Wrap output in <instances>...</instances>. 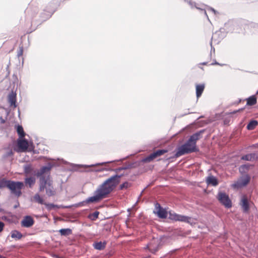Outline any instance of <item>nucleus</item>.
<instances>
[{
    "instance_id": "nucleus-21",
    "label": "nucleus",
    "mask_w": 258,
    "mask_h": 258,
    "mask_svg": "<svg viewBox=\"0 0 258 258\" xmlns=\"http://www.w3.org/2000/svg\"><path fill=\"white\" fill-rule=\"evenodd\" d=\"M107 244V242L106 241H96L94 242L93 246L94 248L98 250H102L105 249L106 245Z\"/></svg>"
},
{
    "instance_id": "nucleus-31",
    "label": "nucleus",
    "mask_w": 258,
    "mask_h": 258,
    "mask_svg": "<svg viewBox=\"0 0 258 258\" xmlns=\"http://www.w3.org/2000/svg\"><path fill=\"white\" fill-rule=\"evenodd\" d=\"M227 33L225 30H224L223 28H221L218 31H217L215 33V36L217 35L220 40H222L226 36Z\"/></svg>"
},
{
    "instance_id": "nucleus-60",
    "label": "nucleus",
    "mask_w": 258,
    "mask_h": 258,
    "mask_svg": "<svg viewBox=\"0 0 258 258\" xmlns=\"http://www.w3.org/2000/svg\"><path fill=\"white\" fill-rule=\"evenodd\" d=\"M207 63H208L207 62H203L201 63V64L202 65H207Z\"/></svg>"
},
{
    "instance_id": "nucleus-4",
    "label": "nucleus",
    "mask_w": 258,
    "mask_h": 258,
    "mask_svg": "<svg viewBox=\"0 0 258 258\" xmlns=\"http://www.w3.org/2000/svg\"><path fill=\"white\" fill-rule=\"evenodd\" d=\"M106 198L102 192L99 187L98 186L96 189L93 192V196L88 197L85 200L74 204L75 207H83L87 204L97 203L104 199Z\"/></svg>"
},
{
    "instance_id": "nucleus-41",
    "label": "nucleus",
    "mask_w": 258,
    "mask_h": 258,
    "mask_svg": "<svg viewBox=\"0 0 258 258\" xmlns=\"http://www.w3.org/2000/svg\"><path fill=\"white\" fill-rule=\"evenodd\" d=\"M131 186V183L127 181H125L121 184L119 186V189L122 190L123 189H127Z\"/></svg>"
},
{
    "instance_id": "nucleus-5",
    "label": "nucleus",
    "mask_w": 258,
    "mask_h": 258,
    "mask_svg": "<svg viewBox=\"0 0 258 258\" xmlns=\"http://www.w3.org/2000/svg\"><path fill=\"white\" fill-rule=\"evenodd\" d=\"M24 186V183L23 181L11 180L8 189L11 194L18 198L22 195L21 190Z\"/></svg>"
},
{
    "instance_id": "nucleus-15",
    "label": "nucleus",
    "mask_w": 258,
    "mask_h": 258,
    "mask_svg": "<svg viewBox=\"0 0 258 258\" xmlns=\"http://www.w3.org/2000/svg\"><path fill=\"white\" fill-rule=\"evenodd\" d=\"M35 221L34 219L30 215H26L23 217L21 221L22 227L25 228H30L34 224Z\"/></svg>"
},
{
    "instance_id": "nucleus-40",
    "label": "nucleus",
    "mask_w": 258,
    "mask_h": 258,
    "mask_svg": "<svg viewBox=\"0 0 258 258\" xmlns=\"http://www.w3.org/2000/svg\"><path fill=\"white\" fill-rule=\"evenodd\" d=\"M44 205L45 206L46 209L48 211H50L54 208H59L58 205H55L53 203H45Z\"/></svg>"
},
{
    "instance_id": "nucleus-62",
    "label": "nucleus",
    "mask_w": 258,
    "mask_h": 258,
    "mask_svg": "<svg viewBox=\"0 0 258 258\" xmlns=\"http://www.w3.org/2000/svg\"><path fill=\"white\" fill-rule=\"evenodd\" d=\"M244 108H245V107L241 108H240V109H238L237 110H238V112H239L240 111L243 110Z\"/></svg>"
},
{
    "instance_id": "nucleus-16",
    "label": "nucleus",
    "mask_w": 258,
    "mask_h": 258,
    "mask_svg": "<svg viewBox=\"0 0 258 258\" xmlns=\"http://www.w3.org/2000/svg\"><path fill=\"white\" fill-rule=\"evenodd\" d=\"M44 189L46 190V194L48 197L53 196L55 194L52 185V181L49 179L46 180V184L45 185Z\"/></svg>"
},
{
    "instance_id": "nucleus-53",
    "label": "nucleus",
    "mask_w": 258,
    "mask_h": 258,
    "mask_svg": "<svg viewBox=\"0 0 258 258\" xmlns=\"http://www.w3.org/2000/svg\"><path fill=\"white\" fill-rule=\"evenodd\" d=\"M218 64H220V63L217 62L216 60H214V61L212 63H211V65H212V66L218 65Z\"/></svg>"
},
{
    "instance_id": "nucleus-25",
    "label": "nucleus",
    "mask_w": 258,
    "mask_h": 258,
    "mask_svg": "<svg viewBox=\"0 0 258 258\" xmlns=\"http://www.w3.org/2000/svg\"><path fill=\"white\" fill-rule=\"evenodd\" d=\"M253 165H250L249 164H244L240 165L238 168L239 172L241 174H244V173L247 172L250 169V167H252Z\"/></svg>"
},
{
    "instance_id": "nucleus-12",
    "label": "nucleus",
    "mask_w": 258,
    "mask_h": 258,
    "mask_svg": "<svg viewBox=\"0 0 258 258\" xmlns=\"http://www.w3.org/2000/svg\"><path fill=\"white\" fill-rule=\"evenodd\" d=\"M239 205L241 206L243 213H248L250 210V201L245 195L242 196Z\"/></svg>"
},
{
    "instance_id": "nucleus-1",
    "label": "nucleus",
    "mask_w": 258,
    "mask_h": 258,
    "mask_svg": "<svg viewBox=\"0 0 258 258\" xmlns=\"http://www.w3.org/2000/svg\"><path fill=\"white\" fill-rule=\"evenodd\" d=\"M123 176V174H114L98 185L106 198L114 190L120 182L121 177Z\"/></svg>"
},
{
    "instance_id": "nucleus-57",
    "label": "nucleus",
    "mask_w": 258,
    "mask_h": 258,
    "mask_svg": "<svg viewBox=\"0 0 258 258\" xmlns=\"http://www.w3.org/2000/svg\"><path fill=\"white\" fill-rule=\"evenodd\" d=\"M0 119H1V123H4L6 121L4 119H3L2 117H0Z\"/></svg>"
},
{
    "instance_id": "nucleus-18",
    "label": "nucleus",
    "mask_w": 258,
    "mask_h": 258,
    "mask_svg": "<svg viewBox=\"0 0 258 258\" xmlns=\"http://www.w3.org/2000/svg\"><path fill=\"white\" fill-rule=\"evenodd\" d=\"M115 161H107V162H103L100 163H97L96 164H91V165H84V164H72L73 167H95L96 166L99 165H105L107 163H110L114 162Z\"/></svg>"
},
{
    "instance_id": "nucleus-23",
    "label": "nucleus",
    "mask_w": 258,
    "mask_h": 258,
    "mask_svg": "<svg viewBox=\"0 0 258 258\" xmlns=\"http://www.w3.org/2000/svg\"><path fill=\"white\" fill-rule=\"evenodd\" d=\"M205 84H197L196 86V96L197 98H199L201 96L204 89H205Z\"/></svg>"
},
{
    "instance_id": "nucleus-13",
    "label": "nucleus",
    "mask_w": 258,
    "mask_h": 258,
    "mask_svg": "<svg viewBox=\"0 0 258 258\" xmlns=\"http://www.w3.org/2000/svg\"><path fill=\"white\" fill-rule=\"evenodd\" d=\"M237 26V22L235 20H231L225 23L223 28L224 30H225L227 33L233 32Z\"/></svg>"
},
{
    "instance_id": "nucleus-35",
    "label": "nucleus",
    "mask_w": 258,
    "mask_h": 258,
    "mask_svg": "<svg viewBox=\"0 0 258 258\" xmlns=\"http://www.w3.org/2000/svg\"><path fill=\"white\" fill-rule=\"evenodd\" d=\"M61 236H67L72 233V230L70 228H62L58 230Z\"/></svg>"
},
{
    "instance_id": "nucleus-36",
    "label": "nucleus",
    "mask_w": 258,
    "mask_h": 258,
    "mask_svg": "<svg viewBox=\"0 0 258 258\" xmlns=\"http://www.w3.org/2000/svg\"><path fill=\"white\" fill-rule=\"evenodd\" d=\"M99 212L98 211H95L93 213H90L88 215V218L91 221H95L98 218Z\"/></svg>"
},
{
    "instance_id": "nucleus-50",
    "label": "nucleus",
    "mask_w": 258,
    "mask_h": 258,
    "mask_svg": "<svg viewBox=\"0 0 258 258\" xmlns=\"http://www.w3.org/2000/svg\"><path fill=\"white\" fill-rule=\"evenodd\" d=\"M207 10L208 11H212V12H213L215 14H216L217 12L212 7H208L207 6Z\"/></svg>"
},
{
    "instance_id": "nucleus-54",
    "label": "nucleus",
    "mask_w": 258,
    "mask_h": 258,
    "mask_svg": "<svg viewBox=\"0 0 258 258\" xmlns=\"http://www.w3.org/2000/svg\"><path fill=\"white\" fill-rule=\"evenodd\" d=\"M192 112H186L185 113H184V114L181 115L180 116L181 117H182V116H184L187 114H190V113H192Z\"/></svg>"
},
{
    "instance_id": "nucleus-30",
    "label": "nucleus",
    "mask_w": 258,
    "mask_h": 258,
    "mask_svg": "<svg viewBox=\"0 0 258 258\" xmlns=\"http://www.w3.org/2000/svg\"><path fill=\"white\" fill-rule=\"evenodd\" d=\"M258 125V121L255 119L250 120L246 125V129L249 131L253 130Z\"/></svg>"
},
{
    "instance_id": "nucleus-48",
    "label": "nucleus",
    "mask_w": 258,
    "mask_h": 258,
    "mask_svg": "<svg viewBox=\"0 0 258 258\" xmlns=\"http://www.w3.org/2000/svg\"><path fill=\"white\" fill-rule=\"evenodd\" d=\"M5 224L3 222L0 221V233L4 230Z\"/></svg>"
},
{
    "instance_id": "nucleus-8",
    "label": "nucleus",
    "mask_w": 258,
    "mask_h": 258,
    "mask_svg": "<svg viewBox=\"0 0 258 258\" xmlns=\"http://www.w3.org/2000/svg\"><path fill=\"white\" fill-rule=\"evenodd\" d=\"M217 199L226 208L229 209L232 207V201L226 192L219 191L217 196Z\"/></svg>"
},
{
    "instance_id": "nucleus-17",
    "label": "nucleus",
    "mask_w": 258,
    "mask_h": 258,
    "mask_svg": "<svg viewBox=\"0 0 258 258\" xmlns=\"http://www.w3.org/2000/svg\"><path fill=\"white\" fill-rule=\"evenodd\" d=\"M24 172L26 175H36V172L30 164H25L23 166Z\"/></svg>"
},
{
    "instance_id": "nucleus-6",
    "label": "nucleus",
    "mask_w": 258,
    "mask_h": 258,
    "mask_svg": "<svg viewBox=\"0 0 258 258\" xmlns=\"http://www.w3.org/2000/svg\"><path fill=\"white\" fill-rule=\"evenodd\" d=\"M168 218L173 221L184 222L187 223H191L192 221L190 217L177 214L171 210L168 212Z\"/></svg>"
},
{
    "instance_id": "nucleus-64",
    "label": "nucleus",
    "mask_w": 258,
    "mask_h": 258,
    "mask_svg": "<svg viewBox=\"0 0 258 258\" xmlns=\"http://www.w3.org/2000/svg\"><path fill=\"white\" fill-rule=\"evenodd\" d=\"M55 256H56V257H57V258H62V257H60V256H58V255H55Z\"/></svg>"
},
{
    "instance_id": "nucleus-39",
    "label": "nucleus",
    "mask_w": 258,
    "mask_h": 258,
    "mask_svg": "<svg viewBox=\"0 0 258 258\" xmlns=\"http://www.w3.org/2000/svg\"><path fill=\"white\" fill-rule=\"evenodd\" d=\"M34 199L36 202L41 205H44L45 203L38 194H36L34 195Z\"/></svg>"
},
{
    "instance_id": "nucleus-56",
    "label": "nucleus",
    "mask_w": 258,
    "mask_h": 258,
    "mask_svg": "<svg viewBox=\"0 0 258 258\" xmlns=\"http://www.w3.org/2000/svg\"><path fill=\"white\" fill-rule=\"evenodd\" d=\"M19 205H19V202H17V204H16L15 205H14V209H16V208H17L19 206Z\"/></svg>"
},
{
    "instance_id": "nucleus-33",
    "label": "nucleus",
    "mask_w": 258,
    "mask_h": 258,
    "mask_svg": "<svg viewBox=\"0 0 258 258\" xmlns=\"http://www.w3.org/2000/svg\"><path fill=\"white\" fill-rule=\"evenodd\" d=\"M11 236L12 238L18 240L21 239L23 237L22 234L17 230H12L11 232Z\"/></svg>"
},
{
    "instance_id": "nucleus-34",
    "label": "nucleus",
    "mask_w": 258,
    "mask_h": 258,
    "mask_svg": "<svg viewBox=\"0 0 258 258\" xmlns=\"http://www.w3.org/2000/svg\"><path fill=\"white\" fill-rule=\"evenodd\" d=\"M135 163H134V162L128 164L127 165L117 168L114 169V171L115 172H118L121 170H126L128 169L132 168L135 167Z\"/></svg>"
},
{
    "instance_id": "nucleus-9",
    "label": "nucleus",
    "mask_w": 258,
    "mask_h": 258,
    "mask_svg": "<svg viewBox=\"0 0 258 258\" xmlns=\"http://www.w3.org/2000/svg\"><path fill=\"white\" fill-rule=\"evenodd\" d=\"M29 147V142L25 138H19L17 140V145L14 148V150L19 153L27 151Z\"/></svg>"
},
{
    "instance_id": "nucleus-44",
    "label": "nucleus",
    "mask_w": 258,
    "mask_h": 258,
    "mask_svg": "<svg viewBox=\"0 0 258 258\" xmlns=\"http://www.w3.org/2000/svg\"><path fill=\"white\" fill-rule=\"evenodd\" d=\"M23 46H20L19 50L17 51V56L18 57L21 56L23 55Z\"/></svg>"
},
{
    "instance_id": "nucleus-19",
    "label": "nucleus",
    "mask_w": 258,
    "mask_h": 258,
    "mask_svg": "<svg viewBox=\"0 0 258 258\" xmlns=\"http://www.w3.org/2000/svg\"><path fill=\"white\" fill-rule=\"evenodd\" d=\"M258 94V90L256 91L255 94L251 95L249 97L245 99L246 101V105L248 106H253L255 105L257 102V98L256 97V95Z\"/></svg>"
},
{
    "instance_id": "nucleus-37",
    "label": "nucleus",
    "mask_w": 258,
    "mask_h": 258,
    "mask_svg": "<svg viewBox=\"0 0 258 258\" xmlns=\"http://www.w3.org/2000/svg\"><path fill=\"white\" fill-rule=\"evenodd\" d=\"M167 152L168 150L167 149H159L154 151L153 153L155 156V158H157L159 156L163 155L164 154L167 153Z\"/></svg>"
},
{
    "instance_id": "nucleus-28",
    "label": "nucleus",
    "mask_w": 258,
    "mask_h": 258,
    "mask_svg": "<svg viewBox=\"0 0 258 258\" xmlns=\"http://www.w3.org/2000/svg\"><path fill=\"white\" fill-rule=\"evenodd\" d=\"M12 180L7 179L6 178H3L0 180V188L2 189L5 187L9 188L10 184Z\"/></svg>"
},
{
    "instance_id": "nucleus-11",
    "label": "nucleus",
    "mask_w": 258,
    "mask_h": 258,
    "mask_svg": "<svg viewBox=\"0 0 258 258\" xmlns=\"http://www.w3.org/2000/svg\"><path fill=\"white\" fill-rule=\"evenodd\" d=\"M250 176L248 174H245L237 182L232 184L234 188H239L246 186L250 181Z\"/></svg>"
},
{
    "instance_id": "nucleus-42",
    "label": "nucleus",
    "mask_w": 258,
    "mask_h": 258,
    "mask_svg": "<svg viewBox=\"0 0 258 258\" xmlns=\"http://www.w3.org/2000/svg\"><path fill=\"white\" fill-rule=\"evenodd\" d=\"M159 249V246L158 245L154 246V245H151L150 246V247L149 248V251L152 252L153 254H155L156 253L157 251H158Z\"/></svg>"
},
{
    "instance_id": "nucleus-38",
    "label": "nucleus",
    "mask_w": 258,
    "mask_h": 258,
    "mask_svg": "<svg viewBox=\"0 0 258 258\" xmlns=\"http://www.w3.org/2000/svg\"><path fill=\"white\" fill-rule=\"evenodd\" d=\"M155 157L153 153H152L149 155L147 156V157L143 158L142 159V162L144 163H147V162H150L153 160L154 159H155Z\"/></svg>"
},
{
    "instance_id": "nucleus-51",
    "label": "nucleus",
    "mask_w": 258,
    "mask_h": 258,
    "mask_svg": "<svg viewBox=\"0 0 258 258\" xmlns=\"http://www.w3.org/2000/svg\"><path fill=\"white\" fill-rule=\"evenodd\" d=\"M148 186H147L146 187H145L141 191V192L140 193L139 197H138V199H139L142 196L144 191H145V190L146 189V188H147Z\"/></svg>"
},
{
    "instance_id": "nucleus-55",
    "label": "nucleus",
    "mask_w": 258,
    "mask_h": 258,
    "mask_svg": "<svg viewBox=\"0 0 258 258\" xmlns=\"http://www.w3.org/2000/svg\"><path fill=\"white\" fill-rule=\"evenodd\" d=\"M128 157V156H126V157H125L124 158H123L122 159H120L119 160H116V161H122L127 159Z\"/></svg>"
},
{
    "instance_id": "nucleus-47",
    "label": "nucleus",
    "mask_w": 258,
    "mask_h": 258,
    "mask_svg": "<svg viewBox=\"0 0 258 258\" xmlns=\"http://www.w3.org/2000/svg\"><path fill=\"white\" fill-rule=\"evenodd\" d=\"M104 170H106V169L105 168H101L91 169V170H88L87 171L88 172L94 171L96 172H99L103 171Z\"/></svg>"
},
{
    "instance_id": "nucleus-3",
    "label": "nucleus",
    "mask_w": 258,
    "mask_h": 258,
    "mask_svg": "<svg viewBox=\"0 0 258 258\" xmlns=\"http://www.w3.org/2000/svg\"><path fill=\"white\" fill-rule=\"evenodd\" d=\"M56 166L55 163L48 162L46 165L42 166L39 170L36 172V175L39 177V191L44 190V187L46 184V180L49 179V175L46 177L44 174L50 171L51 168Z\"/></svg>"
},
{
    "instance_id": "nucleus-14",
    "label": "nucleus",
    "mask_w": 258,
    "mask_h": 258,
    "mask_svg": "<svg viewBox=\"0 0 258 258\" xmlns=\"http://www.w3.org/2000/svg\"><path fill=\"white\" fill-rule=\"evenodd\" d=\"M8 102L10 107L16 108L18 105L17 104V94L16 91L12 90L8 95Z\"/></svg>"
},
{
    "instance_id": "nucleus-27",
    "label": "nucleus",
    "mask_w": 258,
    "mask_h": 258,
    "mask_svg": "<svg viewBox=\"0 0 258 258\" xmlns=\"http://www.w3.org/2000/svg\"><path fill=\"white\" fill-rule=\"evenodd\" d=\"M36 181L35 178L32 176L27 177L25 178L24 182L26 185H28L29 187L31 188L35 184Z\"/></svg>"
},
{
    "instance_id": "nucleus-29",
    "label": "nucleus",
    "mask_w": 258,
    "mask_h": 258,
    "mask_svg": "<svg viewBox=\"0 0 258 258\" xmlns=\"http://www.w3.org/2000/svg\"><path fill=\"white\" fill-rule=\"evenodd\" d=\"M16 128V131L19 137L20 138H24L25 135L26 133H25L23 127L21 125H15Z\"/></svg>"
},
{
    "instance_id": "nucleus-22",
    "label": "nucleus",
    "mask_w": 258,
    "mask_h": 258,
    "mask_svg": "<svg viewBox=\"0 0 258 258\" xmlns=\"http://www.w3.org/2000/svg\"><path fill=\"white\" fill-rule=\"evenodd\" d=\"M206 182L208 185L217 186L219 184L218 179L213 175H210L207 177Z\"/></svg>"
},
{
    "instance_id": "nucleus-2",
    "label": "nucleus",
    "mask_w": 258,
    "mask_h": 258,
    "mask_svg": "<svg viewBox=\"0 0 258 258\" xmlns=\"http://www.w3.org/2000/svg\"><path fill=\"white\" fill-rule=\"evenodd\" d=\"M176 152L173 157L177 158L183 155L197 152L199 148L189 138L183 144L178 145L176 148Z\"/></svg>"
},
{
    "instance_id": "nucleus-49",
    "label": "nucleus",
    "mask_w": 258,
    "mask_h": 258,
    "mask_svg": "<svg viewBox=\"0 0 258 258\" xmlns=\"http://www.w3.org/2000/svg\"><path fill=\"white\" fill-rule=\"evenodd\" d=\"M250 27H253V28L258 30V24L251 23L250 24Z\"/></svg>"
},
{
    "instance_id": "nucleus-52",
    "label": "nucleus",
    "mask_w": 258,
    "mask_h": 258,
    "mask_svg": "<svg viewBox=\"0 0 258 258\" xmlns=\"http://www.w3.org/2000/svg\"><path fill=\"white\" fill-rule=\"evenodd\" d=\"M229 121H230L229 119H228L227 118H225L224 120V124L225 125H227L229 124Z\"/></svg>"
},
{
    "instance_id": "nucleus-7",
    "label": "nucleus",
    "mask_w": 258,
    "mask_h": 258,
    "mask_svg": "<svg viewBox=\"0 0 258 258\" xmlns=\"http://www.w3.org/2000/svg\"><path fill=\"white\" fill-rule=\"evenodd\" d=\"M56 6L54 3H50L41 13L40 17L42 21L49 19L56 11Z\"/></svg>"
},
{
    "instance_id": "nucleus-45",
    "label": "nucleus",
    "mask_w": 258,
    "mask_h": 258,
    "mask_svg": "<svg viewBox=\"0 0 258 258\" xmlns=\"http://www.w3.org/2000/svg\"><path fill=\"white\" fill-rule=\"evenodd\" d=\"M213 37H212V38L211 39L210 43V46H211V51H210V56L211 58V56H212V52L215 53V48L212 45V40H213Z\"/></svg>"
},
{
    "instance_id": "nucleus-59",
    "label": "nucleus",
    "mask_w": 258,
    "mask_h": 258,
    "mask_svg": "<svg viewBox=\"0 0 258 258\" xmlns=\"http://www.w3.org/2000/svg\"><path fill=\"white\" fill-rule=\"evenodd\" d=\"M2 212V213H5V210L2 209V208H0V213Z\"/></svg>"
},
{
    "instance_id": "nucleus-20",
    "label": "nucleus",
    "mask_w": 258,
    "mask_h": 258,
    "mask_svg": "<svg viewBox=\"0 0 258 258\" xmlns=\"http://www.w3.org/2000/svg\"><path fill=\"white\" fill-rule=\"evenodd\" d=\"M205 130H201L197 132L189 137V139L195 144L197 143V141L201 138V135L202 134L205 132Z\"/></svg>"
},
{
    "instance_id": "nucleus-63",
    "label": "nucleus",
    "mask_w": 258,
    "mask_h": 258,
    "mask_svg": "<svg viewBox=\"0 0 258 258\" xmlns=\"http://www.w3.org/2000/svg\"><path fill=\"white\" fill-rule=\"evenodd\" d=\"M219 66H225L226 65V64H224V63H220V64H218Z\"/></svg>"
},
{
    "instance_id": "nucleus-46",
    "label": "nucleus",
    "mask_w": 258,
    "mask_h": 258,
    "mask_svg": "<svg viewBox=\"0 0 258 258\" xmlns=\"http://www.w3.org/2000/svg\"><path fill=\"white\" fill-rule=\"evenodd\" d=\"M34 146L33 143L32 142H30L29 143V147L27 151L29 152L33 151L34 152Z\"/></svg>"
},
{
    "instance_id": "nucleus-10",
    "label": "nucleus",
    "mask_w": 258,
    "mask_h": 258,
    "mask_svg": "<svg viewBox=\"0 0 258 258\" xmlns=\"http://www.w3.org/2000/svg\"><path fill=\"white\" fill-rule=\"evenodd\" d=\"M168 212L166 209L163 208L159 203L156 202L155 204V209L153 211V213L156 215L158 218L161 219L167 218Z\"/></svg>"
},
{
    "instance_id": "nucleus-61",
    "label": "nucleus",
    "mask_w": 258,
    "mask_h": 258,
    "mask_svg": "<svg viewBox=\"0 0 258 258\" xmlns=\"http://www.w3.org/2000/svg\"><path fill=\"white\" fill-rule=\"evenodd\" d=\"M238 112V110H236L233 111L232 112H231V113L234 114V113H236Z\"/></svg>"
},
{
    "instance_id": "nucleus-43",
    "label": "nucleus",
    "mask_w": 258,
    "mask_h": 258,
    "mask_svg": "<svg viewBox=\"0 0 258 258\" xmlns=\"http://www.w3.org/2000/svg\"><path fill=\"white\" fill-rule=\"evenodd\" d=\"M13 154L14 153L12 149H10L9 151H8L7 153H6L5 154L3 155V158H6L9 156L13 155Z\"/></svg>"
},
{
    "instance_id": "nucleus-24",
    "label": "nucleus",
    "mask_w": 258,
    "mask_h": 258,
    "mask_svg": "<svg viewBox=\"0 0 258 258\" xmlns=\"http://www.w3.org/2000/svg\"><path fill=\"white\" fill-rule=\"evenodd\" d=\"M255 159H258V156L255 153L247 154L241 157V160L248 161H252Z\"/></svg>"
},
{
    "instance_id": "nucleus-26",
    "label": "nucleus",
    "mask_w": 258,
    "mask_h": 258,
    "mask_svg": "<svg viewBox=\"0 0 258 258\" xmlns=\"http://www.w3.org/2000/svg\"><path fill=\"white\" fill-rule=\"evenodd\" d=\"M186 2L187 3L189 4V5L190 6V7L191 8H193L195 7L196 9H199L200 11L203 12L204 15H205V16L207 18L208 20L210 21V19H209V18L208 17V16L207 15L206 10L205 9L200 8L197 7L196 6V3L195 2H191V0H186Z\"/></svg>"
},
{
    "instance_id": "nucleus-58",
    "label": "nucleus",
    "mask_w": 258,
    "mask_h": 258,
    "mask_svg": "<svg viewBox=\"0 0 258 258\" xmlns=\"http://www.w3.org/2000/svg\"><path fill=\"white\" fill-rule=\"evenodd\" d=\"M152 245H150L149 244H148L145 247V248L146 249H148L149 250V248L150 247V246H151Z\"/></svg>"
},
{
    "instance_id": "nucleus-32",
    "label": "nucleus",
    "mask_w": 258,
    "mask_h": 258,
    "mask_svg": "<svg viewBox=\"0 0 258 258\" xmlns=\"http://www.w3.org/2000/svg\"><path fill=\"white\" fill-rule=\"evenodd\" d=\"M38 12V8L35 7L34 10L32 9V5H29V6L27 7L26 10H25V13L28 14H30L32 16H34L35 14H36Z\"/></svg>"
}]
</instances>
